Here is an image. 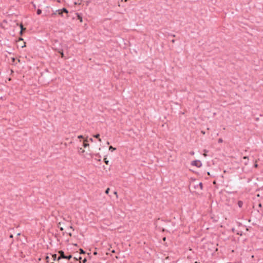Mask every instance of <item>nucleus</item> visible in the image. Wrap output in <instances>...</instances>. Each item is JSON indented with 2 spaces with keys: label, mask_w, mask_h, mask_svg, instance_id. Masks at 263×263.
<instances>
[{
  "label": "nucleus",
  "mask_w": 263,
  "mask_h": 263,
  "mask_svg": "<svg viewBox=\"0 0 263 263\" xmlns=\"http://www.w3.org/2000/svg\"><path fill=\"white\" fill-rule=\"evenodd\" d=\"M191 164L194 166H196L197 167H200L202 166V163L199 160H194L191 162Z\"/></svg>",
  "instance_id": "1"
},
{
  "label": "nucleus",
  "mask_w": 263,
  "mask_h": 263,
  "mask_svg": "<svg viewBox=\"0 0 263 263\" xmlns=\"http://www.w3.org/2000/svg\"><path fill=\"white\" fill-rule=\"evenodd\" d=\"M59 253L60 254V256H59L57 258V260H60L62 258H65L66 256L64 255V253L63 251H60L59 252Z\"/></svg>",
  "instance_id": "2"
},
{
  "label": "nucleus",
  "mask_w": 263,
  "mask_h": 263,
  "mask_svg": "<svg viewBox=\"0 0 263 263\" xmlns=\"http://www.w3.org/2000/svg\"><path fill=\"white\" fill-rule=\"evenodd\" d=\"M86 142H87V140H85L84 141V143H83V146L84 147H86L87 146H89V144H88L87 143H86Z\"/></svg>",
  "instance_id": "3"
},
{
  "label": "nucleus",
  "mask_w": 263,
  "mask_h": 263,
  "mask_svg": "<svg viewBox=\"0 0 263 263\" xmlns=\"http://www.w3.org/2000/svg\"><path fill=\"white\" fill-rule=\"evenodd\" d=\"M238 205L239 208H241L243 205V202L241 201H239L238 202Z\"/></svg>",
  "instance_id": "4"
},
{
  "label": "nucleus",
  "mask_w": 263,
  "mask_h": 263,
  "mask_svg": "<svg viewBox=\"0 0 263 263\" xmlns=\"http://www.w3.org/2000/svg\"><path fill=\"white\" fill-rule=\"evenodd\" d=\"M93 137L96 138H98L99 141H101V139L99 138V137H100V135L99 134L95 135L93 136Z\"/></svg>",
  "instance_id": "5"
},
{
  "label": "nucleus",
  "mask_w": 263,
  "mask_h": 263,
  "mask_svg": "<svg viewBox=\"0 0 263 263\" xmlns=\"http://www.w3.org/2000/svg\"><path fill=\"white\" fill-rule=\"evenodd\" d=\"M61 10L63 12V13L65 12L66 13H68V10L66 8H63L62 9H61Z\"/></svg>",
  "instance_id": "6"
},
{
  "label": "nucleus",
  "mask_w": 263,
  "mask_h": 263,
  "mask_svg": "<svg viewBox=\"0 0 263 263\" xmlns=\"http://www.w3.org/2000/svg\"><path fill=\"white\" fill-rule=\"evenodd\" d=\"M56 12H58L59 15L61 16L63 15V12L61 10H58L56 11Z\"/></svg>",
  "instance_id": "7"
},
{
  "label": "nucleus",
  "mask_w": 263,
  "mask_h": 263,
  "mask_svg": "<svg viewBox=\"0 0 263 263\" xmlns=\"http://www.w3.org/2000/svg\"><path fill=\"white\" fill-rule=\"evenodd\" d=\"M116 148L113 147L112 146H110L109 147V150L111 151H115V150H116Z\"/></svg>",
  "instance_id": "8"
},
{
  "label": "nucleus",
  "mask_w": 263,
  "mask_h": 263,
  "mask_svg": "<svg viewBox=\"0 0 263 263\" xmlns=\"http://www.w3.org/2000/svg\"><path fill=\"white\" fill-rule=\"evenodd\" d=\"M36 13H37V14H38V15L41 14L42 13V10H41V9H38L37 10Z\"/></svg>",
  "instance_id": "9"
},
{
  "label": "nucleus",
  "mask_w": 263,
  "mask_h": 263,
  "mask_svg": "<svg viewBox=\"0 0 263 263\" xmlns=\"http://www.w3.org/2000/svg\"><path fill=\"white\" fill-rule=\"evenodd\" d=\"M72 257V256L71 255L69 256H66L65 259H69Z\"/></svg>",
  "instance_id": "10"
},
{
  "label": "nucleus",
  "mask_w": 263,
  "mask_h": 263,
  "mask_svg": "<svg viewBox=\"0 0 263 263\" xmlns=\"http://www.w3.org/2000/svg\"><path fill=\"white\" fill-rule=\"evenodd\" d=\"M52 258L54 260H56L57 259V254H53L52 255Z\"/></svg>",
  "instance_id": "11"
},
{
  "label": "nucleus",
  "mask_w": 263,
  "mask_h": 263,
  "mask_svg": "<svg viewBox=\"0 0 263 263\" xmlns=\"http://www.w3.org/2000/svg\"><path fill=\"white\" fill-rule=\"evenodd\" d=\"M80 254H84V253H85V252L83 251V249H80Z\"/></svg>",
  "instance_id": "12"
},
{
  "label": "nucleus",
  "mask_w": 263,
  "mask_h": 263,
  "mask_svg": "<svg viewBox=\"0 0 263 263\" xmlns=\"http://www.w3.org/2000/svg\"><path fill=\"white\" fill-rule=\"evenodd\" d=\"M84 152H85V151L84 149H83L82 148H80V150H79L80 153H84Z\"/></svg>",
  "instance_id": "13"
},
{
  "label": "nucleus",
  "mask_w": 263,
  "mask_h": 263,
  "mask_svg": "<svg viewBox=\"0 0 263 263\" xmlns=\"http://www.w3.org/2000/svg\"><path fill=\"white\" fill-rule=\"evenodd\" d=\"M109 188H107L106 191H105V193L108 194L109 193Z\"/></svg>",
  "instance_id": "14"
},
{
  "label": "nucleus",
  "mask_w": 263,
  "mask_h": 263,
  "mask_svg": "<svg viewBox=\"0 0 263 263\" xmlns=\"http://www.w3.org/2000/svg\"><path fill=\"white\" fill-rule=\"evenodd\" d=\"M104 162L106 164H108L109 161L107 160L106 158L104 159Z\"/></svg>",
  "instance_id": "15"
},
{
  "label": "nucleus",
  "mask_w": 263,
  "mask_h": 263,
  "mask_svg": "<svg viewBox=\"0 0 263 263\" xmlns=\"http://www.w3.org/2000/svg\"><path fill=\"white\" fill-rule=\"evenodd\" d=\"M57 12L55 11V12H53V13H52L51 16H54L55 15H56Z\"/></svg>",
  "instance_id": "16"
},
{
  "label": "nucleus",
  "mask_w": 263,
  "mask_h": 263,
  "mask_svg": "<svg viewBox=\"0 0 263 263\" xmlns=\"http://www.w3.org/2000/svg\"><path fill=\"white\" fill-rule=\"evenodd\" d=\"M199 186L200 187V189H202V183H199Z\"/></svg>",
  "instance_id": "17"
},
{
  "label": "nucleus",
  "mask_w": 263,
  "mask_h": 263,
  "mask_svg": "<svg viewBox=\"0 0 263 263\" xmlns=\"http://www.w3.org/2000/svg\"><path fill=\"white\" fill-rule=\"evenodd\" d=\"M21 27L22 30H21V31H20V33H21V34H22V31H23V26H22V25H21Z\"/></svg>",
  "instance_id": "18"
},
{
  "label": "nucleus",
  "mask_w": 263,
  "mask_h": 263,
  "mask_svg": "<svg viewBox=\"0 0 263 263\" xmlns=\"http://www.w3.org/2000/svg\"><path fill=\"white\" fill-rule=\"evenodd\" d=\"M86 262V258H84L83 260V263H85Z\"/></svg>",
  "instance_id": "19"
},
{
  "label": "nucleus",
  "mask_w": 263,
  "mask_h": 263,
  "mask_svg": "<svg viewBox=\"0 0 263 263\" xmlns=\"http://www.w3.org/2000/svg\"><path fill=\"white\" fill-rule=\"evenodd\" d=\"M78 138H79V139L83 138V136H82V135L79 136Z\"/></svg>",
  "instance_id": "20"
},
{
  "label": "nucleus",
  "mask_w": 263,
  "mask_h": 263,
  "mask_svg": "<svg viewBox=\"0 0 263 263\" xmlns=\"http://www.w3.org/2000/svg\"><path fill=\"white\" fill-rule=\"evenodd\" d=\"M222 140L221 139H219L218 140V142H222Z\"/></svg>",
  "instance_id": "21"
},
{
  "label": "nucleus",
  "mask_w": 263,
  "mask_h": 263,
  "mask_svg": "<svg viewBox=\"0 0 263 263\" xmlns=\"http://www.w3.org/2000/svg\"><path fill=\"white\" fill-rule=\"evenodd\" d=\"M25 46H26V45H25V43H24V45H22V48H23V47H25Z\"/></svg>",
  "instance_id": "22"
},
{
  "label": "nucleus",
  "mask_w": 263,
  "mask_h": 263,
  "mask_svg": "<svg viewBox=\"0 0 263 263\" xmlns=\"http://www.w3.org/2000/svg\"><path fill=\"white\" fill-rule=\"evenodd\" d=\"M190 154H191V155H193L194 154V152H190Z\"/></svg>",
  "instance_id": "23"
},
{
  "label": "nucleus",
  "mask_w": 263,
  "mask_h": 263,
  "mask_svg": "<svg viewBox=\"0 0 263 263\" xmlns=\"http://www.w3.org/2000/svg\"><path fill=\"white\" fill-rule=\"evenodd\" d=\"M243 159H248V157L247 156H245V157H243Z\"/></svg>",
  "instance_id": "24"
},
{
  "label": "nucleus",
  "mask_w": 263,
  "mask_h": 263,
  "mask_svg": "<svg viewBox=\"0 0 263 263\" xmlns=\"http://www.w3.org/2000/svg\"><path fill=\"white\" fill-rule=\"evenodd\" d=\"M61 53V55H62V57H63V56H64V54H63V53L62 52Z\"/></svg>",
  "instance_id": "25"
},
{
  "label": "nucleus",
  "mask_w": 263,
  "mask_h": 263,
  "mask_svg": "<svg viewBox=\"0 0 263 263\" xmlns=\"http://www.w3.org/2000/svg\"><path fill=\"white\" fill-rule=\"evenodd\" d=\"M257 166H258V165H257V164L256 163V164H255L254 166H255V167H257Z\"/></svg>",
  "instance_id": "26"
},
{
  "label": "nucleus",
  "mask_w": 263,
  "mask_h": 263,
  "mask_svg": "<svg viewBox=\"0 0 263 263\" xmlns=\"http://www.w3.org/2000/svg\"><path fill=\"white\" fill-rule=\"evenodd\" d=\"M114 194H115V195H116L117 196V192H114Z\"/></svg>",
  "instance_id": "27"
},
{
  "label": "nucleus",
  "mask_w": 263,
  "mask_h": 263,
  "mask_svg": "<svg viewBox=\"0 0 263 263\" xmlns=\"http://www.w3.org/2000/svg\"><path fill=\"white\" fill-rule=\"evenodd\" d=\"M60 229L61 231H63V228L62 227L60 228Z\"/></svg>",
  "instance_id": "28"
},
{
  "label": "nucleus",
  "mask_w": 263,
  "mask_h": 263,
  "mask_svg": "<svg viewBox=\"0 0 263 263\" xmlns=\"http://www.w3.org/2000/svg\"><path fill=\"white\" fill-rule=\"evenodd\" d=\"M10 238H12V237H13V235L11 234V235H10Z\"/></svg>",
  "instance_id": "29"
},
{
  "label": "nucleus",
  "mask_w": 263,
  "mask_h": 263,
  "mask_svg": "<svg viewBox=\"0 0 263 263\" xmlns=\"http://www.w3.org/2000/svg\"><path fill=\"white\" fill-rule=\"evenodd\" d=\"M97 254V252H95L93 253V254H94V255H96Z\"/></svg>",
  "instance_id": "30"
},
{
  "label": "nucleus",
  "mask_w": 263,
  "mask_h": 263,
  "mask_svg": "<svg viewBox=\"0 0 263 263\" xmlns=\"http://www.w3.org/2000/svg\"><path fill=\"white\" fill-rule=\"evenodd\" d=\"M23 40V39L22 38H20L19 39V41H22Z\"/></svg>",
  "instance_id": "31"
},
{
  "label": "nucleus",
  "mask_w": 263,
  "mask_h": 263,
  "mask_svg": "<svg viewBox=\"0 0 263 263\" xmlns=\"http://www.w3.org/2000/svg\"><path fill=\"white\" fill-rule=\"evenodd\" d=\"M90 140L91 142H92V141H93V139H92V138H90Z\"/></svg>",
  "instance_id": "32"
},
{
  "label": "nucleus",
  "mask_w": 263,
  "mask_h": 263,
  "mask_svg": "<svg viewBox=\"0 0 263 263\" xmlns=\"http://www.w3.org/2000/svg\"><path fill=\"white\" fill-rule=\"evenodd\" d=\"M111 252H112V253H115V250H112V251H111Z\"/></svg>",
  "instance_id": "33"
},
{
  "label": "nucleus",
  "mask_w": 263,
  "mask_h": 263,
  "mask_svg": "<svg viewBox=\"0 0 263 263\" xmlns=\"http://www.w3.org/2000/svg\"><path fill=\"white\" fill-rule=\"evenodd\" d=\"M172 42L173 43H174V42H175V40H173L172 41Z\"/></svg>",
  "instance_id": "34"
},
{
  "label": "nucleus",
  "mask_w": 263,
  "mask_h": 263,
  "mask_svg": "<svg viewBox=\"0 0 263 263\" xmlns=\"http://www.w3.org/2000/svg\"><path fill=\"white\" fill-rule=\"evenodd\" d=\"M48 258H49V257H48V256H47V257H46V259H48Z\"/></svg>",
  "instance_id": "35"
},
{
  "label": "nucleus",
  "mask_w": 263,
  "mask_h": 263,
  "mask_svg": "<svg viewBox=\"0 0 263 263\" xmlns=\"http://www.w3.org/2000/svg\"><path fill=\"white\" fill-rule=\"evenodd\" d=\"M107 144H109V142H107Z\"/></svg>",
  "instance_id": "36"
},
{
  "label": "nucleus",
  "mask_w": 263,
  "mask_h": 263,
  "mask_svg": "<svg viewBox=\"0 0 263 263\" xmlns=\"http://www.w3.org/2000/svg\"><path fill=\"white\" fill-rule=\"evenodd\" d=\"M80 21L82 22V18L81 17L80 18Z\"/></svg>",
  "instance_id": "37"
},
{
  "label": "nucleus",
  "mask_w": 263,
  "mask_h": 263,
  "mask_svg": "<svg viewBox=\"0 0 263 263\" xmlns=\"http://www.w3.org/2000/svg\"><path fill=\"white\" fill-rule=\"evenodd\" d=\"M245 164L246 165L247 164V162H245Z\"/></svg>",
  "instance_id": "38"
},
{
  "label": "nucleus",
  "mask_w": 263,
  "mask_h": 263,
  "mask_svg": "<svg viewBox=\"0 0 263 263\" xmlns=\"http://www.w3.org/2000/svg\"><path fill=\"white\" fill-rule=\"evenodd\" d=\"M124 1H125V2H127V0H124Z\"/></svg>",
  "instance_id": "39"
}]
</instances>
